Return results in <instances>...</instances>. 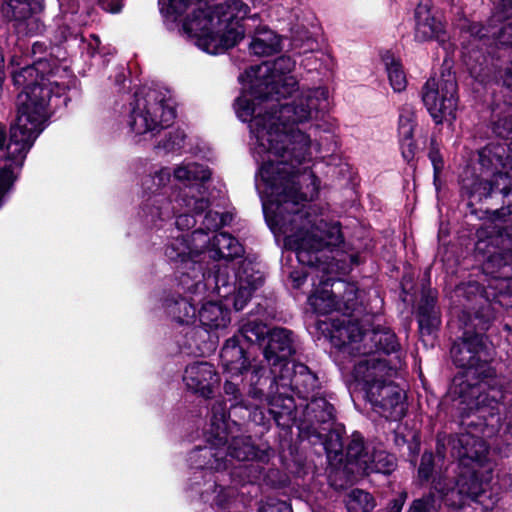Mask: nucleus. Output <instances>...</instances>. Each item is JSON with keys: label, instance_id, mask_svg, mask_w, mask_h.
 <instances>
[{"label": "nucleus", "instance_id": "obj_1", "mask_svg": "<svg viewBox=\"0 0 512 512\" xmlns=\"http://www.w3.org/2000/svg\"><path fill=\"white\" fill-rule=\"evenodd\" d=\"M297 91L289 103L274 101L262 106L249 119L250 145L259 164L255 177L266 223L275 236L284 237L286 248L296 253L300 264L327 273L322 261L326 249L342 242L340 227L327 223L306 203L318 193L319 181L309 166L314 154L332 151L328 144L312 143L298 125L313 122L328 112L330 92L326 86Z\"/></svg>", "mask_w": 512, "mask_h": 512}, {"label": "nucleus", "instance_id": "obj_2", "mask_svg": "<svg viewBox=\"0 0 512 512\" xmlns=\"http://www.w3.org/2000/svg\"><path fill=\"white\" fill-rule=\"evenodd\" d=\"M486 423H489V417L487 421H463L462 431L449 439L451 455L458 463L436 472L432 479L433 488L441 498L455 492L466 497L461 505L462 512H488L503 492L512 490V467L500 466L490 457L489 449L490 439L494 436L512 434L505 431L501 419L495 433L488 436Z\"/></svg>", "mask_w": 512, "mask_h": 512}, {"label": "nucleus", "instance_id": "obj_3", "mask_svg": "<svg viewBox=\"0 0 512 512\" xmlns=\"http://www.w3.org/2000/svg\"><path fill=\"white\" fill-rule=\"evenodd\" d=\"M60 71L55 60L39 58L12 71L17 97L18 115L6 143V128L0 123V206L11 189L35 140L44 130L51 114L52 102L65 94L67 85L56 79Z\"/></svg>", "mask_w": 512, "mask_h": 512}, {"label": "nucleus", "instance_id": "obj_4", "mask_svg": "<svg viewBox=\"0 0 512 512\" xmlns=\"http://www.w3.org/2000/svg\"><path fill=\"white\" fill-rule=\"evenodd\" d=\"M453 363L463 372L458 373L451 386L456 397L461 425L468 419L485 420L486 435L497 430L503 415L505 431L512 434V381L492 379L487 376L489 352L483 335L464 332L451 347Z\"/></svg>", "mask_w": 512, "mask_h": 512}, {"label": "nucleus", "instance_id": "obj_5", "mask_svg": "<svg viewBox=\"0 0 512 512\" xmlns=\"http://www.w3.org/2000/svg\"><path fill=\"white\" fill-rule=\"evenodd\" d=\"M211 412V428L207 436L209 446L196 448L189 454L188 460L195 469L189 489L199 494L204 502L223 506L227 502L228 491L222 487L218 490L211 470L227 469L232 459H253L256 450L250 437H233L228 443V414L223 403L214 404Z\"/></svg>", "mask_w": 512, "mask_h": 512}, {"label": "nucleus", "instance_id": "obj_6", "mask_svg": "<svg viewBox=\"0 0 512 512\" xmlns=\"http://www.w3.org/2000/svg\"><path fill=\"white\" fill-rule=\"evenodd\" d=\"M250 11L241 0H227L216 5L201 1L183 21V32L202 51L216 55L234 47L244 36L240 22Z\"/></svg>", "mask_w": 512, "mask_h": 512}, {"label": "nucleus", "instance_id": "obj_7", "mask_svg": "<svg viewBox=\"0 0 512 512\" xmlns=\"http://www.w3.org/2000/svg\"><path fill=\"white\" fill-rule=\"evenodd\" d=\"M295 66L291 57L281 56L273 62L252 66L240 75L243 88L234 103L237 117L247 122L262 106L274 107V101L291 96L298 87L292 75Z\"/></svg>", "mask_w": 512, "mask_h": 512}, {"label": "nucleus", "instance_id": "obj_8", "mask_svg": "<svg viewBox=\"0 0 512 512\" xmlns=\"http://www.w3.org/2000/svg\"><path fill=\"white\" fill-rule=\"evenodd\" d=\"M209 241V234L202 229H197L191 234L177 232L171 235L164 254L176 270L178 286L189 289L199 296L202 290H205V285L215 283L216 288L223 290V295H227L231 290L226 279L227 266L218 265L216 273L211 275L205 274L200 264V257L204 254Z\"/></svg>", "mask_w": 512, "mask_h": 512}, {"label": "nucleus", "instance_id": "obj_9", "mask_svg": "<svg viewBox=\"0 0 512 512\" xmlns=\"http://www.w3.org/2000/svg\"><path fill=\"white\" fill-rule=\"evenodd\" d=\"M227 284L230 285L231 290L227 295H222L221 289H217L215 283L205 285V290L201 295L197 296L193 291L187 289L192 293V299L198 300L200 309L198 310L197 320L201 327L208 333H218L224 331L231 322L230 310L222 300H228L230 295L237 292L234 296L233 306L235 310H242L250 300L254 291L262 286L264 278L261 272L253 271L252 269L244 268L243 273L238 274L237 277L230 276L227 273Z\"/></svg>", "mask_w": 512, "mask_h": 512}, {"label": "nucleus", "instance_id": "obj_10", "mask_svg": "<svg viewBox=\"0 0 512 512\" xmlns=\"http://www.w3.org/2000/svg\"><path fill=\"white\" fill-rule=\"evenodd\" d=\"M221 363L224 372L227 374V379L224 383V394L227 400L230 402L231 407L241 406L246 409L250 408L243 398L238 378H241V382H247L249 384L248 394L257 400H261L263 397V391L261 386L265 381V368L258 364H250L247 362L244 349L240 346L239 340L236 337L226 340L222 347Z\"/></svg>", "mask_w": 512, "mask_h": 512}, {"label": "nucleus", "instance_id": "obj_11", "mask_svg": "<svg viewBox=\"0 0 512 512\" xmlns=\"http://www.w3.org/2000/svg\"><path fill=\"white\" fill-rule=\"evenodd\" d=\"M331 343L347 354L396 353L400 344L388 327H377L363 332L358 323L350 319L334 320L330 331Z\"/></svg>", "mask_w": 512, "mask_h": 512}, {"label": "nucleus", "instance_id": "obj_12", "mask_svg": "<svg viewBox=\"0 0 512 512\" xmlns=\"http://www.w3.org/2000/svg\"><path fill=\"white\" fill-rule=\"evenodd\" d=\"M175 117L174 101L168 91L143 87L135 93L127 125L135 136L154 134L168 127Z\"/></svg>", "mask_w": 512, "mask_h": 512}, {"label": "nucleus", "instance_id": "obj_13", "mask_svg": "<svg viewBox=\"0 0 512 512\" xmlns=\"http://www.w3.org/2000/svg\"><path fill=\"white\" fill-rule=\"evenodd\" d=\"M174 202L172 204L171 200L163 194L149 196L141 208L140 217L144 225L151 229H161L175 216L177 233L195 225L196 220L191 212L202 213L209 206V202L204 196L192 195L188 198L186 192L176 198Z\"/></svg>", "mask_w": 512, "mask_h": 512}, {"label": "nucleus", "instance_id": "obj_14", "mask_svg": "<svg viewBox=\"0 0 512 512\" xmlns=\"http://www.w3.org/2000/svg\"><path fill=\"white\" fill-rule=\"evenodd\" d=\"M273 380L270 385L268 404L271 407L280 406L279 402L287 413L294 407L291 392L299 398L309 400L310 396L318 388V378L309 368L301 363L283 364L279 370H273Z\"/></svg>", "mask_w": 512, "mask_h": 512}, {"label": "nucleus", "instance_id": "obj_15", "mask_svg": "<svg viewBox=\"0 0 512 512\" xmlns=\"http://www.w3.org/2000/svg\"><path fill=\"white\" fill-rule=\"evenodd\" d=\"M422 101L436 124L452 123L458 104L457 81L450 69L429 78L422 88Z\"/></svg>", "mask_w": 512, "mask_h": 512}, {"label": "nucleus", "instance_id": "obj_16", "mask_svg": "<svg viewBox=\"0 0 512 512\" xmlns=\"http://www.w3.org/2000/svg\"><path fill=\"white\" fill-rule=\"evenodd\" d=\"M334 284L330 278L321 280L320 286L309 296L308 303L314 313L326 315L333 311H341L349 314L357 309L356 286L337 281L336 290H333Z\"/></svg>", "mask_w": 512, "mask_h": 512}, {"label": "nucleus", "instance_id": "obj_17", "mask_svg": "<svg viewBox=\"0 0 512 512\" xmlns=\"http://www.w3.org/2000/svg\"><path fill=\"white\" fill-rule=\"evenodd\" d=\"M172 175L176 181L186 186L179 196L186 192L188 193V198H190L192 196L191 193L195 189L203 196L200 189L202 188V183L209 179L210 171L203 165L195 162H182L173 170L161 168L153 176L146 177L142 182V186L145 191L151 192L153 195L158 194L157 191L170 182Z\"/></svg>", "mask_w": 512, "mask_h": 512}, {"label": "nucleus", "instance_id": "obj_18", "mask_svg": "<svg viewBox=\"0 0 512 512\" xmlns=\"http://www.w3.org/2000/svg\"><path fill=\"white\" fill-rule=\"evenodd\" d=\"M489 255L483 264V270L491 275L488 288L495 292L486 291V297L503 307H512V292L509 291V280L512 278V250H489Z\"/></svg>", "mask_w": 512, "mask_h": 512}, {"label": "nucleus", "instance_id": "obj_19", "mask_svg": "<svg viewBox=\"0 0 512 512\" xmlns=\"http://www.w3.org/2000/svg\"><path fill=\"white\" fill-rule=\"evenodd\" d=\"M365 393L375 411L386 419L397 421L405 415V394L393 379L371 386Z\"/></svg>", "mask_w": 512, "mask_h": 512}, {"label": "nucleus", "instance_id": "obj_20", "mask_svg": "<svg viewBox=\"0 0 512 512\" xmlns=\"http://www.w3.org/2000/svg\"><path fill=\"white\" fill-rule=\"evenodd\" d=\"M414 37L418 42L435 40L441 45L448 42L446 22L441 12L435 9L430 0H420L415 9Z\"/></svg>", "mask_w": 512, "mask_h": 512}, {"label": "nucleus", "instance_id": "obj_21", "mask_svg": "<svg viewBox=\"0 0 512 512\" xmlns=\"http://www.w3.org/2000/svg\"><path fill=\"white\" fill-rule=\"evenodd\" d=\"M182 381L187 391L198 397L210 399L219 389L221 378L214 365L206 361H197L185 367Z\"/></svg>", "mask_w": 512, "mask_h": 512}, {"label": "nucleus", "instance_id": "obj_22", "mask_svg": "<svg viewBox=\"0 0 512 512\" xmlns=\"http://www.w3.org/2000/svg\"><path fill=\"white\" fill-rule=\"evenodd\" d=\"M353 356H363L353 369L355 381L362 385L364 391L369 387L378 385L383 381H389L396 375V369L389 365L386 359L376 354H352Z\"/></svg>", "mask_w": 512, "mask_h": 512}, {"label": "nucleus", "instance_id": "obj_23", "mask_svg": "<svg viewBox=\"0 0 512 512\" xmlns=\"http://www.w3.org/2000/svg\"><path fill=\"white\" fill-rule=\"evenodd\" d=\"M512 17V0H501L494 12L490 24L483 27L479 24H472L469 31L472 36L483 39L486 37L495 38L502 45L512 46V21L505 26L498 28L496 23H501Z\"/></svg>", "mask_w": 512, "mask_h": 512}, {"label": "nucleus", "instance_id": "obj_24", "mask_svg": "<svg viewBox=\"0 0 512 512\" xmlns=\"http://www.w3.org/2000/svg\"><path fill=\"white\" fill-rule=\"evenodd\" d=\"M268 344L264 349V357L273 370H279L295 353L292 332L285 328H274L268 332Z\"/></svg>", "mask_w": 512, "mask_h": 512}, {"label": "nucleus", "instance_id": "obj_25", "mask_svg": "<svg viewBox=\"0 0 512 512\" xmlns=\"http://www.w3.org/2000/svg\"><path fill=\"white\" fill-rule=\"evenodd\" d=\"M208 252L209 257L214 260H225L229 261L234 258L240 257L243 254V247L238 242L236 238L231 236L227 233H219L213 236V238H210V241L207 243L206 248L204 249V253ZM218 265L225 267H228V274L231 276L230 271L233 269L230 268L228 262H225L223 264H217L213 267V272L210 273L211 275H214L217 271ZM243 268L254 269L248 264L243 266ZM244 270V269H242ZM243 273V271H240L239 274ZM237 274H232V276L237 277Z\"/></svg>", "mask_w": 512, "mask_h": 512}, {"label": "nucleus", "instance_id": "obj_26", "mask_svg": "<svg viewBox=\"0 0 512 512\" xmlns=\"http://www.w3.org/2000/svg\"><path fill=\"white\" fill-rule=\"evenodd\" d=\"M184 295L172 294L165 298L163 308L166 315L176 324L182 326L194 325L197 321L195 304L198 300L192 299V293L179 286Z\"/></svg>", "mask_w": 512, "mask_h": 512}, {"label": "nucleus", "instance_id": "obj_27", "mask_svg": "<svg viewBox=\"0 0 512 512\" xmlns=\"http://www.w3.org/2000/svg\"><path fill=\"white\" fill-rule=\"evenodd\" d=\"M370 450L368 446L364 445L360 433L355 432L351 435L342 465L337 468V474L342 473L344 475L345 483L353 482L357 476L363 475L360 472L359 462L369 458Z\"/></svg>", "mask_w": 512, "mask_h": 512}, {"label": "nucleus", "instance_id": "obj_28", "mask_svg": "<svg viewBox=\"0 0 512 512\" xmlns=\"http://www.w3.org/2000/svg\"><path fill=\"white\" fill-rule=\"evenodd\" d=\"M415 125L413 106L409 104L403 105L399 112L398 134L402 156L408 162L414 158L416 150V145L413 141Z\"/></svg>", "mask_w": 512, "mask_h": 512}, {"label": "nucleus", "instance_id": "obj_29", "mask_svg": "<svg viewBox=\"0 0 512 512\" xmlns=\"http://www.w3.org/2000/svg\"><path fill=\"white\" fill-rule=\"evenodd\" d=\"M282 49V38L275 31L266 25H259L255 28L249 50L256 56H271Z\"/></svg>", "mask_w": 512, "mask_h": 512}, {"label": "nucleus", "instance_id": "obj_30", "mask_svg": "<svg viewBox=\"0 0 512 512\" xmlns=\"http://www.w3.org/2000/svg\"><path fill=\"white\" fill-rule=\"evenodd\" d=\"M360 472L363 475L370 473L389 474L396 467V459L385 450L372 448L368 459L359 462Z\"/></svg>", "mask_w": 512, "mask_h": 512}, {"label": "nucleus", "instance_id": "obj_31", "mask_svg": "<svg viewBox=\"0 0 512 512\" xmlns=\"http://www.w3.org/2000/svg\"><path fill=\"white\" fill-rule=\"evenodd\" d=\"M418 323L422 336L432 335L440 325L439 313L435 308V298L424 296L418 309Z\"/></svg>", "mask_w": 512, "mask_h": 512}, {"label": "nucleus", "instance_id": "obj_32", "mask_svg": "<svg viewBox=\"0 0 512 512\" xmlns=\"http://www.w3.org/2000/svg\"><path fill=\"white\" fill-rule=\"evenodd\" d=\"M1 11L9 20L22 21L41 10V0H3Z\"/></svg>", "mask_w": 512, "mask_h": 512}, {"label": "nucleus", "instance_id": "obj_33", "mask_svg": "<svg viewBox=\"0 0 512 512\" xmlns=\"http://www.w3.org/2000/svg\"><path fill=\"white\" fill-rule=\"evenodd\" d=\"M381 60L393 91L396 93L403 92L407 87V78L399 59L391 52L386 51L381 55Z\"/></svg>", "mask_w": 512, "mask_h": 512}, {"label": "nucleus", "instance_id": "obj_34", "mask_svg": "<svg viewBox=\"0 0 512 512\" xmlns=\"http://www.w3.org/2000/svg\"><path fill=\"white\" fill-rule=\"evenodd\" d=\"M324 448L330 464L335 466V470L337 471V468L339 465H342L344 460L343 442L340 433L337 431H330L324 442Z\"/></svg>", "mask_w": 512, "mask_h": 512}, {"label": "nucleus", "instance_id": "obj_35", "mask_svg": "<svg viewBox=\"0 0 512 512\" xmlns=\"http://www.w3.org/2000/svg\"><path fill=\"white\" fill-rule=\"evenodd\" d=\"M310 402L306 408L308 413L313 414L319 422H327L334 418V407L323 397H316L315 393L310 396Z\"/></svg>", "mask_w": 512, "mask_h": 512}, {"label": "nucleus", "instance_id": "obj_36", "mask_svg": "<svg viewBox=\"0 0 512 512\" xmlns=\"http://www.w3.org/2000/svg\"><path fill=\"white\" fill-rule=\"evenodd\" d=\"M373 497L363 490H352L346 500L348 512H369L374 508Z\"/></svg>", "mask_w": 512, "mask_h": 512}, {"label": "nucleus", "instance_id": "obj_37", "mask_svg": "<svg viewBox=\"0 0 512 512\" xmlns=\"http://www.w3.org/2000/svg\"><path fill=\"white\" fill-rule=\"evenodd\" d=\"M239 332L241 337L249 343H258L268 334L266 325L256 320H246L243 322Z\"/></svg>", "mask_w": 512, "mask_h": 512}, {"label": "nucleus", "instance_id": "obj_38", "mask_svg": "<svg viewBox=\"0 0 512 512\" xmlns=\"http://www.w3.org/2000/svg\"><path fill=\"white\" fill-rule=\"evenodd\" d=\"M158 4L163 16L176 20L192 5V0H158Z\"/></svg>", "mask_w": 512, "mask_h": 512}, {"label": "nucleus", "instance_id": "obj_39", "mask_svg": "<svg viewBox=\"0 0 512 512\" xmlns=\"http://www.w3.org/2000/svg\"><path fill=\"white\" fill-rule=\"evenodd\" d=\"M302 64L308 71L319 70L321 68L330 70L334 66V59L329 54L318 52L305 57Z\"/></svg>", "mask_w": 512, "mask_h": 512}, {"label": "nucleus", "instance_id": "obj_40", "mask_svg": "<svg viewBox=\"0 0 512 512\" xmlns=\"http://www.w3.org/2000/svg\"><path fill=\"white\" fill-rule=\"evenodd\" d=\"M185 135L180 130H174L169 132L165 139L159 142L158 147L164 149L167 152H175L183 147Z\"/></svg>", "mask_w": 512, "mask_h": 512}, {"label": "nucleus", "instance_id": "obj_41", "mask_svg": "<svg viewBox=\"0 0 512 512\" xmlns=\"http://www.w3.org/2000/svg\"><path fill=\"white\" fill-rule=\"evenodd\" d=\"M439 505L440 503L435 496L429 494L414 500L407 512H437Z\"/></svg>", "mask_w": 512, "mask_h": 512}, {"label": "nucleus", "instance_id": "obj_42", "mask_svg": "<svg viewBox=\"0 0 512 512\" xmlns=\"http://www.w3.org/2000/svg\"><path fill=\"white\" fill-rule=\"evenodd\" d=\"M482 288L477 284L473 282L469 283H463L456 287L455 289V295L456 297H465L467 301L472 300L473 298L479 296H482Z\"/></svg>", "mask_w": 512, "mask_h": 512}, {"label": "nucleus", "instance_id": "obj_43", "mask_svg": "<svg viewBox=\"0 0 512 512\" xmlns=\"http://www.w3.org/2000/svg\"><path fill=\"white\" fill-rule=\"evenodd\" d=\"M433 467V454L431 452L423 453L421 457V463L418 469L419 478L422 480H428L432 474Z\"/></svg>", "mask_w": 512, "mask_h": 512}, {"label": "nucleus", "instance_id": "obj_44", "mask_svg": "<svg viewBox=\"0 0 512 512\" xmlns=\"http://www.w3.org/2000/svg\"><path fill=\"white\" fill-rule=\"evenodd\" d=\"M224 223L223 216L218 212L209 211L206 213L203 225L207 230L217 229Z\"/></svg>", "mask_w": 512, "mask_h": 512}, {"label": "nucleus", "instance_id": "obj_45", "mask_svg": "<svg viewBox=\"0 0 512 512\" xmlns=\"http://www.w3.org/2000/svg\"><path fill=\"white\" fill-rule=\"evenodd\" d=\"M478 190L480 191L479 192V200H480L482 197L490 196V194L493 190V187H492L491 182H489L487 180L477 181L475 183L474 189L471 191V197H474L477 194Z\"/></svg>", "mask_w": 512, "mask_h": 512}, {"label": "nucleus", "instance_id": "obj_46", "mask_svg": "<svg viewBox=\"0 0 512 512\" xmlns=\"http://www.w3.org/2000/svg\"><path fill=\"white\" fill-rule=\"evenodd\" d=\"M429 159L432 162L435 176L442 170L443 168V160L439 153V150L436 147H431L429 151Z\"/></svg>", "mask_w": 512, "mask_h": 512}, {"label": "nucleus", "instance_id": "obj_47", "mask_svg": "<svg viewBox=\"0 0 512 512\" xmlns=\"http://www.w3.org/2000/svg\"><path fill=\"white\" fill-rule=\"evenodd\" d=\"M100 7L111 13H118L122 8L121 0H98Z\"/></svg>", "mask_w": 512, "mask_h": 512}, {"label": "nucleus", "instance_id": "obj_48", "mask_svg": "<svg viewBox=\"0 0 512 512\" xmlns=\"http://www.w3.org/2000/svg\"><path fill=\"white\" fill-rule=\"evenodd\" d=\"M406 498H407V493L401 492L397 498L393 499L389 503L387 512H401L403 505L406 501Z\"/></svg>", "mask_w": 512, "mask_h": 512}, {"label": "nucleus", "instance_id": "obj_49", "mask_svg": "<svg viewBox=\"0 0 512 512\" xmlns=\"http://www.w3.org/2000/svg\"><path fill=\"white\" fill-rule=\"evenodd\" d=\"M309 274L306 272V273H302V272H299V271H293L290 273V278L293 282V285L295 288H299L306 280L307 276Z\"/></svg>", "mask_w": 512, "mask_h": 512}, {"label": "nucleus", "instance_id": "obj_50", "mask_svg": "<svg viewBox=\"0 0 512 512\" xmlns=\"http://www.w3.org/2000/svg\"><path fill=\"white\" fill-rule=\"evenodd\" d=\"M9 64L11 67H20L22 64H24V60L22 56L13 55Z\"/></svg>", "mask_w": 512, "mask_h": 512}, {"label": "nucleus", "instance_id": "obj_51", "mask_svg": "<svg viewBox=\"0 0 512 512\" xmlns=\"http://www.w3.org/2000/svg\"><path fill=\"white\" fill-rule=\"evenodd\" d=\"M503 82L507 87H512V67L507 69Z\"/></svg>", "mask_w": 512, "mask_h": 512}, {"label": "nucleus", "instance_id": "obj_52", "mask_svg": "<svg viewBox=\"0 0 512 512\" xmlns=\"http://www.w3.org/2000/svg\"><path fill=\"white\" fill-rule=\"evenodd\" d=\"M43 48H44L43 44L36 42L32 46V53L34 55H36L38 52H41Z\"/></svg>", "mask_w": 512, "mask_h": 512}, {"label": "nucleus", "instance_id": "obj_53", "mask_svg": "<svg viewBox=\"0 0 512 512\" xmlns=\"http://www.w3.org/2000/svg\"><path fill=\"white\" fill-rule=\"evenodd\" d=\"M324 132L328 133L329 134V139L332 140L333 138V132H334V127L332 124H329L327 125L326 128L323 129Z\"/></svg>", "mask_w": 512, "mask_h": 512}, {"label": "nucleus", "instance_id": "obj_54", "mask_svg": "<svg viewBox=\"0 0 512 512\" xmlns=\"http://www.w3.org/2000/svg\"><path fill=\"white\" fill-rule=\"evenodd\" d=\"M320 128H321V125H319V124L313 126V129L315 131V133H314L315 136H316V131H318Z\"/></svg>", "mask_w": 512, "mask_h": 512}, {"label": "nucleus", "instance_id": "obj_55", "mask_svg": "<svg viewBox=\"0 0 512 512\" xmlns=\"http://www.w3.org/2000/svg\"><path fill=\"white\" fill-rule=\"evenodd\" d=\"M64 11L65 12H68V11L74 12L75 10H74V8H71V9H65Z\"/></svg>", "mask_w": 512, "mask_h": 512}, {"label": "nucleus", "instance_id": "obj_56", "mask_svg": "<svg viewBox=\"0 0 512 512\" xmlns=\"http://www.w3.org/2000/svg\"><path fill=\"white\" fill-rule=\"evenodd\" d=\"M270 412L273 413V414H277V412L275 410H273V409H271Z\"/></svg>", "mask_w": 512, "mask_h": 512}]
</instances>
